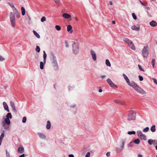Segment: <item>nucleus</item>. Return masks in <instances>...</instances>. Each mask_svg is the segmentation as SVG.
<instances>
[{
	"label": "nucleus",
	"mask_w": 157,
	"mask_h": 157,
	"mask_svg": "<svg viewBox=\"0 0 157 157\" xmlns=\"http://www.w3.org/2000/svg\"><path fill=\"white\" fill-rule=\"evenodd\" d=\"M148 142L149 144L152 145L153 144V140L151 139H149L148 141Z\"/></svg>",
	"instance_id": "ea45409f"
},
{
	"label": "nucleus",
	"mask_w": 157,
	"mask_h": 157,
	"mask_svg": "<svg viewBox=\"0 0 157 157\" xmlns=\"http://www.w3.org/2000/svg\"><path fill=\"white\" fill-rule=\"evenodd\" d=\"M60 0H55V3L56 4L58 3L59 2Z\"/></svg>",
	"instance_id": "052dcab7"
},
{
	"label": "nucleus",
	"mask_w": 157,
	"mask_h": 157,
	"mask_svg": "<svg viewBox=\"0 0 157 157\" xmlns=\"http://www.w3.org/2000/svg\"><path fill=\"white\" fill-rule=\"evenodd\" d=\"M10 18L12 26L14 27L15 26V15L12 12L10 13Z\"/></svg>",
	"instance_id": "20e7f679"
},
{
	"label": "nucleus",
	"mask_w": 157,
	"mask_h": 157,
	"mask_svg": "<svg viewBox=\"0 0 157 157\" xmlns=\"http://www.w3.org/2000/svg\"><path fill=\"white\" fill-rule=\"evenodd\" d=\"M110 86L112 87H113V88H117V86L116 85H115L114 83H113V82L111 84V85L110 84Z\"/></svg>",
	"instance_id": "e433bc0d"
},
{
	"label": "nucleus",
	"mask_w": 157,
	"mask_h": 157,
	"mask_svg": "<svg viewBox=\"0 0 157 157\" xmlns=\"http://www.w3.org/2000/svg\"><path fill=\"white\" fill-rule=\"evenodd\" d=\"M123 40L124 42H125L128 44H129L132 41L131 40L126 37L124 38Z\"/></svg>",
	"instance_id": "f3484780"
},
{
	"label": "nucleus",
	"mask_w": 157,
	"mask_h": 157,
	"mask_svg": "<svg viewBox=\"0 0 157 157\" xmlns=\"http://www.w3.org/2000/svg\"><path fill=\"white\" fill-rule=\"evenodd\" d=\"M90 53L92 56L93 59L95 61L96 60V56L95 52L92 50L90 51Z\"/></svg>",
	"instance_id": "1a4fd4ad"
},
{
	"label": "nucleus",
	"mask_w": 157,
	"mask_h": 157,
	"mask_svg": "<svg viewBox=\"0 0 157 157\" xmlns=\"http://www.w3.org/2000/svg\"><path fill=\"white\" fill-rule=\"evenodd\" d=\"M110 152L109 151L107 152L106 155L107 157H109L110 156Z\"/></svg>",
	"instance_id": "5fc2aeb1"
},
{
	"label": "nucleus",
	"mask_w": 157,
	"mask_h": 157,
	"mask_svg": "<svg viewBox=\"0 0 157 157\" xmlns=\"http://www.w3.org/2000/svg\"><path fill=\"white\" fill-rule=\"evenodd\" d=\"M134 142L133 141L131 142L129 144H128V147H132L134 146Z\"/></svg>",
	"instance_id": "473e14b6"
},
{
	"label": "nucleus",
	"mask_w": 157,
	"mask_h": 157,
	"mask_svg": "<svg viewBox=\"0 0 157 157\" xmlns=\"http://www.w3.org/2000/svg\"><path fill=\"white\" fill-rule=\"evenodd\" d=\"M4 132L5 131L4 130H3V132H2V133H1V134L0 136V138L3 139V138L4 137V135H5Z\"/></svg>",
	"instance_id": "c03bdc74"
},
{
	"label": "nucleus",
	"mask_w": 157,
	"mask_h": 157,
	"mask_svg": "<svg viewBox=\"0 0 157 157\" xmlns=\"http://www.w3.org/2000/svg\"><path fill=\"white\" fill-rule=\"evenodd\" d=\"M44 67V63L42 62L41 61L40 63V68L42 70L43 69Z\"/></svg>",
	"instance_id": "2f4dec72"
},
{
	"label": "nucleus",
	"mask_w": 157,
	"mask_h": 157,
	"mask_svg": "<svg viewBox=\"0 0 157 157\" xmlns=\"http://www.w3.org/2000/svg\"><path fill=\"white\" fill-rule=\"evenodd\" d=\"M73 52L75 54L79 52V48L78 44L74 42L72 44Z\"/></svg>",
	"instance_id": "39448f33"
},
{
	"label": "nucleus",
	"mask_w": 157,
	"mask_h": 157,
	"mask_svg": "<svg viewBox=\"0 0 157 157\" xmlns=\"http://www.w3.org/2000/svg\"><path fill=\"white\" fill-rule=\"evenodd\" d=\"M150 25L152 27H155L157 25V23L156 21L153 20L150 22Z\"/></svg>",
	"instance_id": "ddd939ff"
},
{
	"label": "nucleus",
	"mask_w": 157,
	"mask_h": 157,
	"mask_svg": "<svg viewBox=\"0 0 157 157\" xmlns=\"http://www.w3.org/2000/svg\"><path fill=\"white\" fill-rule=\"evenodd\" d=\"M132 29L133 30L138 31L140 30V28L136 26L135 25H134L131 27Z\"/></svg>",
	"instance_id": "aec40b11"
},
{
	"label": "nucleus",
	"mask_w": 157,
	"mask_h": 157,
	"mask_svg": "<svg viewBox=\"0 0 157 157\" xmlns=\"http://www.w3.org/2000/svg\"><path fill=\"white\" fill-rule=\"evenodd\" d=\"M128 45L129 47L132 50H135L136 49L132 41Z\"/></svg>",
	"instance_id": "9d476101"
},
{
	"label": "nucleus",
	"mask_w": 157,
	"mask_h": 157,
	"mask_svg": "<svg viewBox=\"0 0 157 157\" xmlns=\"http://www.w3.org/2000/svg\"><path fill=\"white\" fill-rule=\"evenodd\" d=\"M43 58L44 63L45 64L46 63V59L47 58V54L44 51H43Z\"/></svg>",
	"instance_id": "6ab92c4d"
},
{
	"label": "nucleus",
	"mask_w": 157,
	"mask_h": 157,
	"mask_svg": "<svg viewBox=\"0 0 157 157\" xmlns=\"http://www.w3.org/2000/svg\"><path fill=\"white\" fill-rule=\"evenodd\" d=\"M38 135L42 139H45L46 138L45 136L43 133H38Z\"/></svg>",
	"instance_id": "4468645a"
},
{
	"label": "nucleus",
	"mask_w": 157,
	"mask_h": 157,
	"mask_svg": "<svg viewBox=\"0 0 157 157\" xmlns=\"http://www.w3.org/2000/svg\"><path fill=\"white\" fill-rule=\"evenodd\" d=\"M35 50L36 52H40V47L38 46H36Z\"/></svg>",
	"instance_id": "4c0bfd02"
},
{
	"label": "nucleus",
	"mask_w": 157,
	"mask_h": 157,
	"mask_svg": "<svg viewBox=\"0 0 157 157\" xmlns=\"http://www.w3.org/2000/svg\"><path fill=\"white\" fill-rule=\"evenodd\" d=\"M10 104L11 107L12 108V110L14 112V113H15L16 114H17V111L16 109L14 103L13 101H10Z\"/></svg>",
	"instance_id": "0eeeda50"
},
{
	"label": "nucleus",
	"mask_w": 157,
	"mask_h": 157,
	"mask_svg": "<svg viewBox=\"0 0 157 157\" xmlns=\"http://www.w3.org/2000/svg\"><path fill=\"white\" fill-rule=\"evenodd\" d=\"M25 154H23L19 156V157H24Z\"/></svg>",
	"instance_id": "e2e57ef3"
},
{
	"label": "nucleus",
	"mask_w": 157,
	"mask_h": 157,
	"mask_svg": "<svg viewBox=\"0 0 157 157\" xmlns=\"http://www.w3.org/2000/svg\"><path fill=\"white\" fill-rule=\"evenodd\" d=\"M90 152H88L86 154L85 157H90Z\"/></svg>",
	"instance_id": "603ef678"
},
{
	"label": "nucleus",
	"mask_w": 157,
	"mask_h": 157,
	"mask_svg": "<svg viewBox=\"0 0 157 157\" xmlns=\"http://www.w3.org/2000/svg\"><path fill=\"white\" fill-rule=\"evenodd\" d=\"M149 129L148 127H146L143 129V131L144 132H147L149 130Z\"/></svg>",
	"instance_id": "72a5a7b5"
},
{
	"label": "nucleus",
	"mask_w": 157,
	"mask_h": 157,
	"mask_svg": "<svg viewBox=\"0 0 157 157\" xmlns=\"http://www.w3.org/2000/svg\"><path fill=\"white\" fill-rule=\"evenodd\" d=\"M2 122H4L5 124L9 125L10 123V119L6 118L5 119L4 121H3Z\"/></svg>",
	"instance_id": "2eb2a0df"
},
{
	"label": "nucleus",
	"mask_w": 157,
	"mask_h": 157,
	"mask_svg": "<svg viewBox=\"0 0 157 157\" xmlns=\"http://www.w3.org/2000/svg\"><path fill=\"white\" fill-rule=\"evenodd\" d=\"M9 5L12 8H15L13 3H9Z\"/></svg>",
	"instance_id": "4d7b16f0"
},
{
	"label": "nucleus",
	"mask_w": 157,
	"mask_h": 157,
	"mask_svg": "<svg viewBox=\"0 0 157 157\" xmlns=\"http://www.w3.org/2000/svg\"><path fill=\"white\" fill-rule=\"evenodd\" d=\"M46 18L45 17H43L41 19V21L42 22H43L46 21Z\"/></svg>",
	"instance_id": "49530a36"
},
{
	"label": "nucleus",
	"mask_w": 157,
	"mask_h": 157,
	"mask_svg": "<svg viewBox=\"0 0 157 157\" xmlns=\"http://www.w3.org/2000/svg\"><path fill=\"white\" fill-rule=\"evenodd\" d=\"M142 54L144 57L146 58L148 55V47L147 46L144 47L142 51Z\"/></svg>",
	"instance_id": "423d86ee"
},
{
	"label": "nucleus",
	"mask_w": 157,
	"mask_h": 157,
	"mask_svg": "<svg viewBox=\"0 0 157 157\" xmlns=\"http://www.w3.org/2000/svg\"><path fill=\"white\" fill-rule=\"evenodd\" d=\"M63 16L66 19H68L71 17V15L67 13H63Z\"/></svg>",
	"instance_id": "a211bd4d"
},
{
	"label": "nucleus",
	"mask_w": 157,
	"mask_h": 157,
	"mask_svg": "<svg viewBox=\"0 0 157 157\" xmlns=\"http://www.w3.org/2000/svg\"><path fill=\"white\" fill-rule=\"evenodd\" d=\"M69 157H74V156L72 154H70L69 155Z\"/></svg>",
	"instance_id": "69168bd1"
},
{
	"label": "nucleus",
	"mask_w": 157,
	"mask_h": 157,
	"mask_svg": "<svg viewBox=\"0 0 157 157\" xmlns=\"http://www.w3.org/2000/svg\"><path fill=\"white\" fill-rule=\"evenodd\" d=\"M51 126V124L50 122L48 121L47 122V125H46V128L49 129L50 128Z\"/></svg>",
	"instance_id": "412c9836"
},
{
	"label": "nucleus",
	"mask_w": 157,
	"mask_h": 157,
	"mask_svg": "<svg viewBox=\"0 0 157 157\" xmlns=\"http://www.w3.org/2000/svg\"><path fill=\"white\" fill-rule=\"evenodd\" d=\"M133 141L134 143L137 144H139L140 142V140L139 139H136Z\"/></svg>",
	"instance_id": "b1692460"
},
{
	"label": "nucleus",
	"mask_w": 157,
	"mask_h": 157,
	"mask_svg": "<svg viewBox=\"0 0 157 157\" xmlns=\"http://www.w3.org/2000/svg\"><path fill=\"white\" fill-rule=\"evenodd\" d=\"M151 63H152L153 67L154 68L155 63V61L154 59H152Z\"/></svg>",
	"instance_id": "58836bf2"
},
{
	"label": "nucleus",
	"mask_w": 157,
	"mask_h": 157,
	"mask_svg": "<svg viewBox=\"0 0 157 157\" xmlns=\"http://www.w3.org/2000/svg\"><path fill=\"white\" fill-rule=\"evenodd\" d=\"M14 13L15 14H16L17 17L18 18H20V13L18 12L17 10L15 8V11Z\"/></svg>",
	"instance_id": "dca6fc26"
},
{
	"label": "nucleus",
	"mask_w": 157,
	"mask_h": 157,
	"mask_svg": "<svg viewBox=\"0 0 157 157\" xmlns=\"http://www.w3.org/2000/svg\"><path fill=\"white\" fill-rule=\"evenodd\" d=\"M76 106V105L74 104L73 105H71L70 106L71 108H74Z\"/></svg>",
	"instance_id": "0e129e2a"
},
{
	"label": "nucleus",
	"mask_w": 157,
	"mask_h": 157,
	"mask_svg": "<svg viewBox=\"0 0 157 157\" xmlns=\"http://www.w3.org/2000/svg\"><path fill=\"white\" fill-rule=\"evenodd\" d=\"M33 33L38 38H40V36L36 32V31L34 30H33Z\"/></svg>",
	"instance_id": "4be33fe9"
},
{
	"label": "nucleus",
	"mask_w": 157,
	"mask_h": 157,
	"mask_svg": "<svg viewBox=\"0 0 157 157\" xmlns=\"http://www.w3.org/2000/svg\"><path fill=\"white\" fill-rule=\"evenodd\" d=\"M136 113L133 111L131 110L128 112L127 120L129 121L135 120L136 118Z\"/></svg>",
	"instance_id": "f03ea898"
},
{
	"label": "nucleus",
	"mask_w": 157,
	"mask_h": 157,
	"mask_svg": "<svg viewBox=\"0 0 157 157\" xmlns=\"http://www.w3.org/2000/svg\"><path fill=\"white\" fill-rule=\"evenodd\" d=\"M145 8L146 9H147V10H149L150 9V7H149L147 6H146Z\"/></svg>",
	"instance_id": "774afa93"
},
{
	"label": "nucleus",
	"mask_w": 157,
	"mask_h": 157,
	"mask_svg": "<svg viewBox=\"0 0 157 157\" xmlns=\"http://www.w3.org/2000/svg\"><path fill=\"white\" fill-rule=\"evenodd\" d=\"M26 117H24L22 118V121L23 123L26 122Z\"/></svg>",
	"instance_id": "a18cd8bd"
},
{
	"label": "nucleus",
	"mask_w": 157,
	"mask_h": 157,
	"mask_svg": "<svg viewBox=\"0 0 157 157\" xmlns=\"http://www.w3.org/2000/svg\"><path fill=\"white\" fill-rule=\"evenodd\" d=\"M106 81H107V82H108V83H109V85H110V84L111 85V84L113 83V82H112V81L109 78H108L107 79Z\"/></svg>",
	"instance_id": "c9c22d12"
},
{
	"label": "nucleus",
	"mask_w": 157,
	"mask_h": 157,
	"mask_svg": "<svg viewBox=\"0 0 157 157\" xmlns=\"http://www.w3.org/2000/svg\"><path fill=\"white\" fill-rule=\"evenodd\" d=\"M122 149H120L119 148H116V151L117 153H119L120 152Z\"/></svg>",
	"instance_id": "37998d69"
},
{
	"label": "nucleus",
	"mask_w": 157,
	"mask_h": 157,
	"mask_svg": "<svg viewBox=\"0 0 157 157\" xmlns=\"http://www.w3.org/2000/svg\"><path fill=\"white\" fill-rule=\"evenodd\" d=\"M101 78H102V79H104L105 78V75H101Z\"/></svg>",
	"instance_id": "680f3d73"
},
{
	"label": "nucleus",
	"mask_w": 157,
	"mask_h": 157,
	"mask_svg": "<svg viewBox=\"0 0 157 157\" xmlns=\"http://www.w3.org/2000/svg\"><path fill=\"white\" fill-rule=\"evenodd\" d=\"M6 157H10L9 153L8 152L7 150H6Z\"/></svg>",
	"instance_id": "09e8293b"
},
{
	"label": "nucleus",
	"mask_w": 157,
	"mask_h": 157,
	"mask_svg": "<svg viewBox=\"0 0 157 157\" xmlns=\"http://www.w3.org/2000/svg\"><path fill=\"white\" fill-rule=\"evenodd\" d=\"M153 81H154V82L155 84L157 85V80L156 79L154 78H153Z\"/></svg>",
	"instance_id": "6e6d98bb"
},
{
	"label": "nucleus",
	"mask_w": 157,
	"mask_h": 157,
	"mask_svg": "<svg viewBox=\"0 0 157 157\" xmlns=\"http://www.w3.org/2000/svg\"><path fill=\"white\" fill-rule=\"evenodd\" d=\"M105 64L107 66L110 67L111 66V64L109 60L108 59H106L105 60Z\"/></svg>",
	"instance_id": "cd10ccee"
},
{
	"label": "nucleus",
	"mask_w": 157,
	"mask_h": 157,
	"mask_svg": "<svg viewBox=\"0 0 157 157\" xmlns=\"http://www.w3.org/2000/svg\"><path fill=\"white\" fill-rule=\"evenodd\" d=\"M4 60V58L2 56L0 55V61H3Z\"/></svg>",
	"instance_id": "864d4df0"
},
{
	"label": "nucleus",
	"mask_w": 157,
	"mask_h": 157,
	"mask_svg": "<svg viewBox=\"0 0 157 157\" xmlns=\"http://www.w3.org/2000/svg\"><path fill=\"white\" fill-rule=\"evenodd\" d=\"M6 118L7 119H11L12 118V116L10 113H8L6 115Z\"/></svg>",
	"instance_id": "bb28decb"
},
{
	"label": "nucleus",
	"mask_w": 157,
	"mask_h": 157,
	"mask_svg": "<svg viewBox=\"0 0 157 157\" xmlns=\"http://www.w3.org/2000/svg\"><path fill=\"white\" fill-rule=\"evenodd\" d=\"M138 157H143V155L140 154H138Z\"/></svg>",
	"instance_id": "338daca9"
},
{
	"label": "nucleus",
	"mask_w": 157,
	"mask_h": 157,
	"mask_svg": "<svg viewBox=\"0 0 157 157\" xmlns=\"http://www.w3.org/2000/svg\"><path fill=\"white\" fill-rule=\"evenodd\" d=\"M114 102L117 103H120V101L119 100H115L114 101Z\"/></svg>",
	"instance_id": "bf43d9fd"
},
{
	"label": "nucleus",
	"mask_w": 157,
	"mask_h": 157,
	"mask_svg": "<svg viewBox=\"0 0 157 157\" xmlns=\"http://www.w3.org/2000/svg\"><path fill=\"white\" fill-rule=\"evenodd\" d=\"M141 140H146V136L144 134H143L140 137Z\"/></svg>",
	"instance_id": "c756f323"
},
{
	"label": "nucleus",
	"mask_w": 157,
	"mask_h": 157,
	"mask_svg": "<svg viewBox=\"0 0 157 157\" xmlns=\"http://www.w3.org/2000/svg\"><path fill=\"white\" fill-rule=\"evenodd\" d=\"M72 29V27L70 25H68L67 26V30L68 32H70Z\"/></svg>",
	"instance_id": "7c9ffc66"
},
{
	"label": "nucleus",
	"mask_w": 157,
	"mask_h": 157,
	"mask_svg": "<svg viewBox=\"0 0 157 157\" xmlns=\"http://www.w3.org/2000/svg\"><path fill=\"white\" fill-rule=\"evenodd\" d=\"M157 144V140H153V144L155 145Z\"/></svg>",
	"instance_id": "8fccbe9b"
},
{
	"label": "nucleus",
	"mask_w": 157,
	"mask_h": 157,
	"mask_svg": "<svg viewBox=\"0 0 157 157\" xmlns=\"http://www.w3.org/2000/svg\"><path fill=\"white\" fill-rule=\"evenodd\" d=\"M123 76L128 84L129 86L132 87L137 91L143 94H145L146 93L143 89L135 83L134 81H132L130 82L128 77L125 74H123Z\"/></svg>",
	"instance_id": "f257e3e1"
},
{
	"label": "nucleus",
	"mask_w": 157,
	"mask_h": 157,
	"mask_svg": "<svg viewBox=\"0 0 157 157\" xmlns=\"http://www.w3.org/2000/svg\"><path fill=\"white\" fill-rule=\"evenodd\" d=\"M138 67L139 68V69H140V70L142 71H144V70L141 67V66H140V65L139 64H138Z\"/></svg>",
	"instance_id": "de8ad7c7"
},
{
	"label": "nucleus",
	"mask_w": 157,
	"mask_h": 157,
	"mask_svg": "<svg viewBox=\"0 0 157 157\" xmlns=\"http://www.w3.org/2000/svg\"><path fill=\"white\" fill-rule=\"evenodd\" d=\"M2 125L4 128L6 129H8L9 128L8 125H6L4 122H2Z\"/></svg>",
	"instance_id": "393cba45"
},
{
	"label": "nucleus",
	"mask_w": 157,
	"mask_h": 157,
	"mask_svg": "<svg viewBox=\"0 0 157 157\" xmlns=\"http://www.w3.org/2000/svg\"><path fill=\"white\" fill-rule=\"evenodd\" d=\"M21 11L22 15L23 16L24 15L25 13V9L24 7H22L21 8Z\"/></svg>",
	"instance_id": "5701e85b"
},
{
	"label": "nucleus",
	"mask_w": 157,
	"mask_h": 157,
	"mask_svg": "<svg viewBox=\"0 0 157 157\" xmlns=\"http://www.w3.org/2000/svg\"><path fill=\"white\" fill-rule=\"evenodd\" d=\"M138 77L139 79V80L140 81H142L143 80V78L142 76L141 75H139Z\"/></svg>",
	"instance_id": "3c124183"
},
{
	"label": "nucleus",
	"mask_w": 157,
	"mask_h": 157,
	"mask_svg": "<svg viewBox=\"0 0 157 157\" xmlns=\"http://www.w3.org/2000/svg\"><path fill=\"white\" fill-rule=\"evenodd\" d=\"M132 15L134 19L135 20L137 19V18L136 16L134 13H132Z\"/></svg>",
	"instance_id": "79ce46f5"
},
{
	"label": "nucleus",
	"mask_w": 157,
	"mask_h": 157,
	"mask_svg": "<svg viewBox=\"0 0 157 157\" xmlns=\"http://www.w3.org/2000/svg\"><path fill=\"white\" fill-rule=\"evenodd\" d=\"M137 136L139 137H140L143 134L141 131L139 130L137 132Z\"/></svg>",
	"instance_id": "c85d7f7f"
},
{
	"label": "nucleus",
	"mask_w": 157,
	"mask_h": 157,
	"mask_svg": "<svg viewBox=\"0 0 157 157\" xmlns=\"http://www.w3.org/2000/svg\"><path fill=\"white\" fill-rule=\"evenodd\" d=\"M56 29L58 31L60 30L61 29V28L59 25H56L55 26Z\"/></svg>",
	"instance_id": "a19ab883"
},
{
	"label": "nucleus",
	"mask_w": 157,
	"mask_h": 157,
	"mask_svg": "<svg viewBox=\"0 0 157 157\" xmlns=\"http://www.w3.org/2000/svg\"><path fill=\"white\" fill-rule=\"evenodd\" d=\"M65 44L66 45V47L67 48H68L69 47V44L66 41L65 42Z\"/></svg>",
	"instance_id": "13d9d810"
},
{
	"label": "nucleus",
	"mask_w": 157,
	"mask_h": 157,
	"mask_svg": "<svg viewBox=\"0 0 157 157\" xmlns=\"http://www.w3.org/2000/svg\"><path fill=\"white\" fill-rule=\"evenodd\" d=\"M24 148L21 145H20L18 148V152L20 153H22L24 152Z\"/></svg>",
	"instance_id": "6e6552de"
},
{
	"label": "nucleus",
	"mask_w": 157,
	"mask_h": 157,
	"mask_svg": "<svg viewBox=\"0 0 157 157\" xmlns=\"http://www.w3.org/2000/svg\"><path fill=\"white\" fill-rule=\"evenodd\" d=\"M126 138L124 139H122L121 140V141L122 143V145L121 146V148L122 149H123L124 148V145L126 143Z\"/></svg>",
	"instance_id": "f8f14e48"
},
{
	"label": "nucleus",
	"mask_w": 157,
	"mask_h": 157,
	"mask_svg": "<svg viewBox=\"0 0 157 157\" xmlns=\"http://www.w3.org/2000/svg\"><path fill=\"white\" fill-rule=\"evenodd\" d=\"M51 56L52 57V64L53 68L54 70H56L58 69V66L56 59V57L53 52L51 53Z\"/></svg>",
	"instance_id": "7ed1b4c3"
},
{
	"label": "nucleus",
	"mask_w": 157,
	"mask_h": 157,
	"mask_svg": "<svg viewBox=\"0 0 157 157\" xmlns=\"http://www.w3.org/2000/svg\"><path fill=\"white\" fill-rule=\"evenodd\" d=\"M128 134L129 135L135 134H136V132L135 131H128Z\"/></svg>",
	"instance_id": "f704fd0d"
},
{
	"label": "nucleus",
	"mask_w": 157,
	"mask_h": 157,
	"mask_svg": "<svg viewBox=\"0 0 157 157\" xmlns=\"http://www.w3.org/2000/svg\"><path fill=\"white\" fill-rule=\"evenodd\" d=\"M151 130L152 132H154L156 131L155 126L154 125H153L151 128Z\"/></svg>",
	"instance_id": "a878e982"
},
{
	"label": "nucleus",
	"mask_w": 157,
	"mask_h": 157,
	"mask_svg": "<svg viewBox=\"0 0 157 157\" xmlns=\"http://www.w3.org/2000/svg\"><path fill=\"white\" fill-rule=\"evenodd\" d=\"M3 105L5 109L7 112H9L10 110L9 109L8 106L6 102L5 101L3 102Z\"/></svg>",
	"instance_id": "9b49d317"
}]
</instances>
